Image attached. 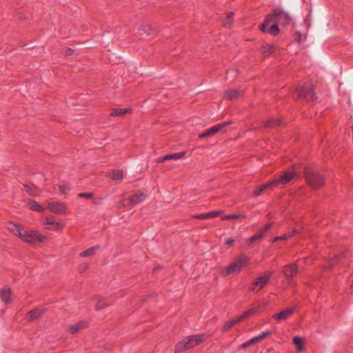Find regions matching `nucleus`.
I'll use <instances>...</instances> for the list:
<instances>
[{
    "mask_svg": "<svg viewBox=\"0 0 353 353\" xmlns=\"http://www.w3.org/2000/svg\"><path fill=\"white\" fill-rule=\"evenodd\" d=\"M303 176L307 185L313 190H319L325 185V176L315 164L310 163L305 165Z\"/></svg>",
    "mask_w": 353,
    "mask_h": 353,
    "instance_id": "2",
    "label": "nucleus"
},
{
    "mask_svg": "<svg viewBox=\"0 0 353 353\" xmlns=\"http://www.w3.org/2000/svg\"><path fill=\"white\" fill-rule=\"evenodd\" d=\"M250 261V258L245 254L239 256L222 270L223 276H229L233 273H239L242 269L246 267Z\"/></svg>",
    "mask_w": 353,
    "mask_h": 353,
    "instance_id": "5",
    "label": "nucleus"
},
{
    "mask_svg": "<svg viewBox=\"0 0 353 353\" xmlns=\"http://www.w3.org/2000/svg\"><path fill=\"white\" fill-rule=\"evenodd\" d=\"M222 212L223 211L221 210H213L209 212L195 214L192 216V218L198 220L210 219L220 216Z\"/></svg>",
    "mask_w": 353,
    "mask_h": 353,
    "instance_id": "18",
    "label": "nucleus"
},
{
    "mask_svg": "<svg viewBox=\"0 0 353 353\" xmlns=\"http://www.w3.org/2000/svg\"><path fill=\"white\" fill-rule=\"evenodd\" d=\"M292 97L296 101H303L307 103H314L318 97L313 84H303L295 88L292 92Z\"/></svg>",
    "mask_w": 353,
    "mask_h": 353,
    "instance_id": "3",
    "label": "nucleus"
},
{
    "mask_svg": "<svg viewBox=\"0 0 353 353\" xmlns=\"http://www.w3.org/2000/svg\"><path fill=\"white\" fill-rule=\"evenodd\" d=\"M295 312V308L294 307H288L285 310H283L273 316V318L276 319L277 321H281L286 320L290 316H292Z\"/></svg>",
    "mask_w": 353,
    "mask_h": 353,
    "instance_id": "17",
    "label": "nucleus"
},
{
    "mask_svg": "<svg viewBox=\"0 0 353 353\" xmlns=\"http://www.w3.org/2000/svg\"><path fill=\"white\" fill-rule=\"evenodd\" d=\"M290 237V235L289 234H283L282 236H275L273 239H272V242L274 243V242H276L278 241H286L288 240L289 238Z\"/></svg>",
    "mask_w": 353,
    "mask_h": 353,
    "instance_id": "42",
    "label": "nucleus"
},
{
    "mask_svg": "<svg viewBox=\"0 0 353 353\" xmlns=\"http://www.w3.org/2000/svg\"><path fill=\"white\" fill-rule=\"evenodd\" d=\"M161 268V267H160V266L159 265V266H157V267L154 268V270H160Z\"/></svg>",
    "mask_w": 353,
    "mask_h": 353,
    "instance_id": "54",
    "label": "nucleus"
},
{
    "mask_svg": "<svg viewBox=\"0 0 353 353\" xmlns=\"http://www.w3.org/2000/svg\"><path fill=\"white\" fill-rule=\"evenodd\" d=\"M265 233L266 232L261 228L257 231L256 234L260 237V239L262 240Z\"/></svg>",
    "mask_w": 353,
    "mask_h": 353,
    "instance_id": "46",
    "label": "nucleus"
},
{
    "mask_svg": "<svg viewBox=\"0 0 353 353\" xmlns=\"http://www.w3.org/2000/svg\"><path fill=\"white\" fill-rule=\"evenodd\" d=\"M265 190H267L266 188V186L265 185V184H262L260 186H258L256 187L253 192H252V194L253 196H259V195L261 194L262 192H263Z\"/></svg>",
    "mask_w": 353,
    "mask_h": 353,
    "instance_id": "36",
    "label": "nucleus"
},
{
    "mask_svg": "<svg viewBox=\"0 0 353 353\" xmlns=\"http://www.w3.org/2000/svg\"><path fill=\"white\" fill-rule=\"evenodd\" d=\"M246 219L247 216L245 214H226L223 215L221 217V219L222 221H229V220H236L238 219Z\"/></svg>",
    "mask_w": 353,
    "mask_h": 353,
    "instance_id": "32",
    "label": "nucleus"
},
{
    "mask_svg": "<svg viewBox=\"0 0 353 353\" xmlns=\"http://www.w3.org/2000/svg\"><path fill=\"white\" fill-rule=\"evenodd\" d=\"M283 122L281 119L270 118L265 122L264 126L265 128H277L282 126Z\"/></svg>",
    "mask_w": 353,
    "mask_h": 353,
    "instance_id": "25",
    "label": "nucleus"
},
{
    "mask_svg": "<svg viewBox=\"0 0 353 353\" xmlns=\"http://www.w3.org/2000/svg\"><path fill=\"white\" fill-rule=\"evenodd\" d=\"M47 237L39 233V231L24 230L20 239L29 244L43 243Z\"/></svg>",
    "mask_w": 353,
    "mask_h": 353,
    "instance_id": "6",
    "label": "nucleus"
},
{
    "mask_svg": "<svg viewBox=\"0 0 353 353\" xmlns=\"http://www.w3.org/2000/svg\"><path fill=\"white\" fill-rule=\"evenodd\" d=\"M241 322L239 317L238 316L236 319H231L226 322L221 328V331L223 332H228L230 329H232L236 323Z\"/></svg>",
    "mask_w": 353,
    "mask_h": 353,
    "instance_id": "29",
    "label": "nucleus"
},
{
    "mask_svg": "<svg viewBox=\"0 0 353 353\" xmlns=\"http://www.w3.org/2000/svg\"><path fill=\"white\" fill-rule=\"evenodd\" d=\"M235 242V240L232 238H229L225 240V245L228 246V248L232 247Z\"/></svg>",
    "mask_w": 353,
    "mask_h": 353,
    "instance_id": "49",
    "label": "nucleus"
},
{
    "mask_svg": "<svg viewBox=\"0 0 353 353\" xmlns=\"http://www.w3.org/2000/svg\"><path fill=\"white\" fill-rule=\"evenodd\" d=\"M128 199L127 200H125L123 201V206H129V205H131L132 204L130 203H128V202L127 201Z\"/></svg>",
    "mask_w": 353,
    "mask_h": 353,
    "instance_id": "53",
    "label": "nucleus"
},
{
    "mask_svg": "<svg viewBox=\"0 0 353 353\" xmlns=\"http://www.w3.org/2000/svg\"><path fill=\"white\" fill-rule=\"evenodd\" d=\"M108 306V304H106L105 303H104L103 299H99V300H98V301L96 303L95 309H96V310H101Z\"/></svg>",
    "mask_w": 353,
    "mask_h": 353,
    "instance_id": "38",
    "label": "nucleus"
},
{
    "mask_svg": "<svg viewBox=\"0 0 353 353\" xmlns=\"http://www.w3.org/2000/svg\"><path fill=\"white\" fill-rule=\"evenodd\" d=\"M264 184L266 186L267 189H271V190H273L274 188L279 186V184L278 183V181H277L276 176L272 180L268 181Z\"/></svg>",
    "mask_w": 353,
    "mask_h": 353,
    "instance_id": "35",
    "label": "nucleus"
},
{
    "mask_svg": "<svg viewBox=\"0 0 353 353\" xmlns=\"http://www.w3.org/2000/svg\"><path fill=\"white\" fill-rule=\"evenodd\" d=\"M46 312V309L43 305L37 306L26 314V319L28 322L37 321Z\"/></svg>",
    "mask_w": 353,
    "mask_h": 353,
    "instance_id": "12",
    "label": "nucleus"
},
{
    "mask_svg": "<svg viewBox=\"0 0 353 353\" xmlns=\"http://www.w3.org/2000/svg\"><path fill=\"white\" fill-rule=\"evenodd\" d=\"M255 290V287H252L250 288V291H254Z\"/></svg>",
    "mask_w": 353,
    "mask_h": 353,
    "instance_id": "55",
    "label": "nucleus"
},
{
    "mask_svg": "<svg viewBox=\"0 0 353 353\" xmlns=\"http://www.w3.org/2000/svg\"><path fill=\"white\" fill-rule=\"evenodd\" d=\"M32 187H33L34 189L37 188L36 185H34V184H32Z\"/></svg>",
    "mask_w": 353,
    "mask_h": 353,
    "instance_id": "56",
    "label": "nucleus"
},
{
    "mask_svg": "<svg viewBox=\"0 0 353 353\" xmlns=\"http://www.w3.org/2000/svg\"><path fill=\"white\" fill-rule=\"evenodd\" d=\"M74 50L71 48H69V47H66L63 50V54L65 56V57H69V56H71L74 54Z\"/></svg>",
    "mask_w": 353,
    "mask_h": 353,
    "instance_id": "44",
    "label": "nucleus"
},
{
    "mask_svg": "<svg viewBox=\"0 0 353 353\" xmlns=\"http://www.w3.org/2000/svg\"><path fill=\"white\" fill-rule=\"evenodd\" d=\"M186 153H187L186 151H182V152H176V153L168 154L164 155L162 157L159 158V159L157 160V163H162L165 161L172 160V159H175V160L183 158L185 156Z\"/></svg>",
    "mask_w": 353,
    "mask_h": 353,
    "instance_id": "19",
    "label": "nucleus"
},
{
    "mask_svg": "<svg viewBox=\"0 0 353 353\" xmlns=\"http://www.w3.org/2000/svg\"><path fill=\"white\" fill-rule=\"evenodd\" d=\"M48 210H49L51 212L54 214H66V206L64 203H61L59 201H54L50 203L47 207Z\"/></svg>",
    "mask_w": 353,
    "mask_h": 353,
    "instance_id": "15",
    "label": "nucleus"
},
{
    "mask_svg": "<svg viewBox=\"0 0 353 353\" xmlns=\"http://www.w3.org/2000/svg\"><path fill=\"white\" fill-rule=\"evenodd\" d=\"M27 203L28 205L30 207V209H31L33 211L37 212H43V210H45V208L36 201L28 199Z\"/></svg>",
    "mask_w": 353,
    "mask_h": 353,
    "instance_id": "30",
    "label": "nucleus"
},
{
    "mask_svg": "<svg viewBox=\"0 0 353 353\" xmlns=\"http://www.w3.org/2000/svg\"><path fill=\"white\" fill-rule=\"evenodd\" d=\"M88 326V323L86 321H80L77 323L72 325L69 327V332L74 334L77 333L81 330L86 328Z\"/></svg>",
    "mask_w": 353,
    "mask_h": 353,
    "instance_id": "20",
    "label": "nucleus"
},
{
    "mask_svg": "<svg viewBox=\"0 0 353 353\" xmlns=\"http://www.w3.org/2000/svg\"><path fill=\"white\" fill-rule=\"evenodd\" d=\"M270 276H259L253 282L254 286H260L259 290L265 287L269 282Z\"/></svg>",
    "mask_w": 353,
    "mask_h": 353,
    "instance_id": "26",
    "label": "nucleus"
},
{
    "mask_svg": "<svg viewBox=\"0 0 353 353\" xmlns=\"http://www.w3.org/2000/svg\"><path fill=\"white\" fill-rule=\"evenodd\" d=\"M234 15V13L232 12H230V14L224 19L223 23L224 26H230L233 23V17Z\"/></svg>",
    "mask_w": 353,
    "mask_h": 353,
    "instance_id": "37",
    "label": "nucleus"
},
{
    "mask_svg": "<svg viewBox=\"0 0 353 353\" xmlns=\"http://www.w3.org/2000/svg\"><path fill=\"white\" fill-rule=\"evenodd\" d=\"M272 224H273V222H268L264 227H263L262 228L267 232L268 231H269L272 226Z\"/></svg>",
    "mask_w": 353,
    "mask_h": 353,
    "instance_id": "50",
    "label": "nucleus"
},
{
    "mask_svg": "<svg viewBox=\"0 0 353 353\" xmlns=\"http://www.w3.org/2000/svg\"><path fill=\"white\" fill-rule=\"evenodd\" d=\"M8 230L19 239L21 238L24 230L21 225H17L12 222L9 223Z\"/></svg>",
    "mask_w": 353,
    "mask_h": 353,
    "instance_id": "24",
    "label": "nucleus"
},
{
    "mask_svg": "<svg viewBox=\"0 0 353 353\" xmlns=\"http://www.w3.org/2000/svg\"><path fill=\"white\" fill-rule=\"evenodd\" d=\"M339 263V261H338L337 259H336L334 257V256L332 258H330L326 263H325V267L327 268V269H329V270H331L332 269L334 266H336L338 263Z\"/></svg>",
    "mask_w": 353,
    "mask_h": 353,
    "instance_id": "34",
    "label": "nucleus"
},
{
    "mask_svg": "<svg viewBox=\"0 0 353 353\" xmlns=\"http://www.w3.org/2000/svg\"><path fill=\"white\" fill-rule=\"evenodd\" d=\"M94 194L92 192H81L78 194V197L86 199H91L93 198Z\"/></svg>",
    "mask_w": 353,
    "mask_h": 353,
    "instance_id": "40",
    "label": "nucleus"
},
{
    "mask_svg": "<svg viewBox=\"0 0 353 353\" xmlns=\"http://www.w3.org/2000/svg\"><path fill=\"white\" fill-rule=\"evenodd\" d=\"M265 233L266 232L261 228L257 231L256 234L260 237V239L262 240Z\"/></svg>",
    "mask_w": 353,
    "mask_h": 353,
    "instance_id": "47",
    "label": "nucleus"
},
{
    "mask_svg": "<svg viewBox=\"0 0 353 353\" xmlns=\"http://www.w3.org/2000/svg\"><path fill=\"white\" fill-rule=\"evenodd\" d=\"M88 268V265L87 263H83L81 265V271H85V270H87Z\"/></svg>",
    "mask_w": 353,
    "mask_h": 353,
    "instance_id": "52",
    "label": "nucleus"
},
{
    "mask_svg": "<svg viewBox=\"0 0 353 353\" xmlns=\"http://www.w3.org/2000/svg\"><path fill=\"white\" fill-rule=\"evenodd\" d=\"M276 46L274 45L265 44L262 45L260 48L261 53L265 57H268L274 53Z\"/></svg>",
    "mask_w": 353,
    "mask_h": 353,
    "instance_id": "22",
    "label": "nucleus"
},
{
    "mask_svg": "<svg viewBox=\"0 0 353 353\" xmlns=\"http://www.w3.org/2000/svg\"><path fill=\"white\" fill-rule=\"evenodd\" d=\"M268 305V303H261L258 304L256 307L248 309L246 311H244L239 317L241 321L248 319L252 316L256 315L257 314L261 312L265 307Z\"/></svg>",
    "mask_w": 353,
    "mask_h": 353,
    "instance_id": "11",
    "label": "nucleus"
},
{
    "mask_svg": "<svg viewBox=\"0 0 353 353\" xmlns=\"http://www.w3.org/2000/svg\"><path fill=\"white\" fill-rule=\"evenodd\" d=\"M292 343L297 352H302L305 350V340L303 337L300 336H294L292 339Z\"/></svg>",
    "mask_w": 353,
    "mask_h": 353,
    "instance_id": "21",
    "label": "nucleus"
},
{
    "mask_svg": "<svg viewBox=\"0 0 353 353\" xmlns=\"http://www.w3.org/2000/svg\"><path fill=\"white\" fill-rule=\"evenodd\" d=\"M349 252L347 250H343L342 252H340L339 253L334 255V257L339 261H342L343 259H345L348 255Z\"/></svg>",
    "mask_w": 353,
    "mask_h": 353,
    "instance_id": "39",
    "label": "nucleus"
},
{
    "mask_svg": "<svg viewBox=\"0 0 353 353\" xmlns=\"http://www.w3.org/2000/svg\"><path fill=\"white\" fill-rule=\"evenodd\" d=\"M292 21L290 15L283 8L278 7L272 10L271 12L265 16L263 22L259 25V30L265 34L276 37L281 32L279 25L288 26Z\"/></svg>",
    "mask_w": 353,
    "mask_h": 353,
    "instance_id": "1",
    "label": "nucleus"
},
{
    "mask_svg": "<svg viewBox=\"0 0 353 353\" xmlns=\"http://www.w3.org/2000/svg\"><path fill=\"white\" fill-rule=\"evenodd\" d=\"M43 223L46 225H50V226L47 227V229L49 230L59 231V230H61L63 228V224L60 222L57 221L55 216H54L52 215H49V216L45 217Z\"/></svg>",
    "mask_w": 353,
    "mask_h": 353,
    "instance_id": "13",
    "label": "nucleus"
},
{
    "mask_svg": "<svg viewBox=\"0 0 353 353\" xmlns=\"http://www.w3.org/2000/svg\"><path fill=\"white\" fill-rule=\"evenodd\" d=\"M244 93L243 90L239 89H228L223 92V99L225 100H235Z\"/></svg>",
    "mask_w": 353,
    "mask_h": 353,
    "instance_id": "16",
    "label": "nucleus"
},
{
    "mask_svg": "<svg viewBox=\"0 0 353 353\" xmlns=\"http://www.w3.org/2000/svg\"><path fill=\"white\" fill-rule=\"evenodd\" d=\"M302 165V164H293L292 168L293 171L292 172H297L299 174L301 175V171H300V167Z\"/></svg>",
    "mask_w": 353,
    "mask_h": 353,
    "instance_id": "48",
    "label": "nucleus"
},
{
    "mask_svg": "<svg viewBox=\"0 0 353 353\" xmlns=\"http://www.w3.org/2000/svg\"><path fill=\"white\" fill-rule=\"evenodd\" d=\"M110 176L112 180L121 181L123 179V172L121 170H113Z\"/></svg>",
    "mask_w": 353,
    "mask_h": 353,
    "instance_id": "33",
    "label": "nucleus"
},
{
    "mask_svg": "<svg viewBox=\"0 0 353 353\" xmlns=\"http://www.w3.org/2000/svg\"><path fill=\"white\" fill-rule=\"evenodd\" d=\"M294 40L297 43H301V37H302V34L300 31H298V30H296L294 33Z\"/></svg>",
    "mask_w": 353,
    "mask_h": 353,
    "instance_id": "43",
    "label": "nucleus"
},
{
    "mask_svg": "<svg viewBox=\"0 0 353 353\" xmlns=\"http://www.w3.org/2000/svg\"><path fill=\"white\" fill-rule=\"evenodd\" d=\"M278 183L280 185H287L291 182L294 179H301V175L297 172L286 171L281 173L280 175L276 176Z\"/></svg>",
    "mask_w": 353,
    "mask_h": 353,
    "instance_id": "9",
    "label": "nucleus"
},
{
    "mask_svg": "<svg viewBox=\"0 0 353 353\" xmlns=\"http://www.w3.org/2000/svg\"><path fill=\"white\" fill-rule=\"evenodd\" d=\"M148 196V190H139L136 193L132 194L130 199L127 201L128 203L132 205H137L143 201Z\"/></svg>",
    "mask_w": 353,
    "mask_h": 353,
    "instance_id": "14",
    "label": "nucleus"
},
{
    "mask_svg": "<svg viewBox=\"0 0 353 353\" xmlns=\"http://www.w3.org/2000/svg\"><path fill=\"white\" fill-rule=\"evenodd\" d=\"M273 333L271 330H266L261 333L260 334L255 336L246 342L242 343L240 346V349H247L248 347L253 345L256 343H260L262 340L265 339L268 336H270Z\"/></svg>",
    "mask_w": 353,
    "mask_h": 353,
    "instance_id": "10",
    "label": "nucleus"
},
{
    "mask_svg": "<svg viewBox=\"0 0 353 353\" xmlns=\"http://www.w3.org/2000/svg\"><path fill=\"white\" fill-rule=\"evenodd\" d=\"M100 248L101 247L99 245L90 247V248L86 249L85 250H84L83 252H81L79 254V256L81 257L92 256L94 255L95 251L97 250H99Z\"/></svg>",
    "mask_w": 353,
    "mask_h": 353,
    "instance_id": "31",
    "label": "nucleus"
},
{
    "mask_svg": "<svg viewBox=\"0 0 353 353\" xmlns=\"http://www.w3.org/2000/svg\"><path fill=\"white\" fill-rule=\"evenodd\" d=\"M139 30H142L148 36L152 35L156 32V28L149 22H143L140 26Z\"/></svg>",
    "mask_w": 353,
    "mask_h": 353,
    "instance_id": "23",
    "label": "nucleus"
},
{
    "mask_svg": "<svg viewBox=\"0 0 353 353\" xmlns=\"http://www.w3.org/2000/svg\"><path fill=\"white\" fill-rule=\"evenodd\" d=\"M233 123L234 122L232 120H230L225 122H222L221 123L216 124L207 129L204 132L200 133L198 137L199 139H205L207 137H212L219 132L224 133L226 132V128Z\"/></svg>",
    "mask_w": 353,
    "mask_h": 353,
    "instance_id": "7",
    "label": "nucleus"
},
{
    "mask_svg": "<svg viewBox=\"0 0 353 353\" xmlns=\"http://www.w3.org/2000/svg\"><path fill=\"white\" fill-rule=\"evenodd\" d=\"M0 298L6 303L11 302V291L9 289L2 288L0 290Z\"/></svg>",
    "mask_w": 353,
    "mask_h": 353,
    "instance_id": "28",
    "label": "nucleus"
},
{
    "mask_svg": "<svg viewBox=\"0 0 353 353\" xmlns=\"http://www.w3.org/2000/svg\"><path fill=\"white\" fill-rule=\"evenodd\" d=\"M23 186L26 191L31 196H35V194L34 193L32 188L28 184H23Z\"/></svg>",
    "mask_w": 353,
    "mask_h": 353,
    "instance_id": "45",
    "label": "nucleus"
},
{
    "mask_svg": "<svg viewBox=\"0 0 353 353\" xmlns=\"http://www.w3.org/2000/svg\"><path fill=\"white\" fill-rule=\"evenodd\" d=\"M59 190H60V192H61L62 194H65V190H66V187H65V185H59Z\"/></svg>",
    "mask_w": 353,
    "mask_h": 353,
    "instance_id": "51",
    "label": "nucleus"
},
{
    "mask_svg": "<svg viewBox=\"0 0 353 353\" xmlns=\"http://www.w3.org/2000/svg\"><path fill=\"white\" fill-rule=\"evenodd\" d=\"M261 239H260V237L258 236L256 234H254L253 236H252L251 237H250L248 239V245L250 246V245H252V243H254V242H256V241H261Z\"/></svg>",
    "mask_w": 353,
    "mask_h": 353,
    "instance_id": "41",
    "label": "nucleus"
},
{
    "mask_svg": "<svg viewBox=\"0 0 353 353\" xmlns=\"http://www.w3.org/2000/svg\"><path fill=\"white\" fill-rule=\"evenodd\" d=\"M299 265L296 263H288L283 268V274L285 276L287 281L290 284L294 282V277L299 273Z\"/></svg>",
    "mask_w": 353,
    "mask_h": 353,
    "instance_id": "8",
    "label": "nucleus"
},
{
    "mask_svg": "<svg viewBox=\"0 0 353 353\" xmlns=\"http://www.w3.org/2000/svg\"><path fill=\"white\" fill-rule=\"evenodd\" d=\"M208 337V336L206 333L189 336L176 344L174 353H179L198 345L205 341Z\"/></svg>",
    "mask_w": 353,
    "mask_h": 353,
    "instance_id": "4",
    "label": "nucleus"
},
{
    "mask_svg": "<svg viewBox=\"0 0 353 353\" xmlns=\"http://www.w3.org/2000/svg\"><path fill=\"white\" fill-rule=\"evenodd\" d=\"M132 110L131 108H113L112 112L110 114V117H119L131 113Z\"/></svg>",
    "mask_w": 353,
    "mask_h": 353,
    "instance_id": "27",
    "label": "nucleus"
},
{
    "mask_svg": "<svg viewBox=\"0 0 353 353\" xmlns=\"http://www.w3.org/2000/svg\"><path fill=\"white\" fill-rule=\"evenodd\" d=\"M296 232H296V230H294V233L295 234V233H296Z\"/></svg>",
    "mask_w": 353,
    "mask_h": 353,
    "instance_id": "57",
    "label": "nucleus"
}]
</instances>
